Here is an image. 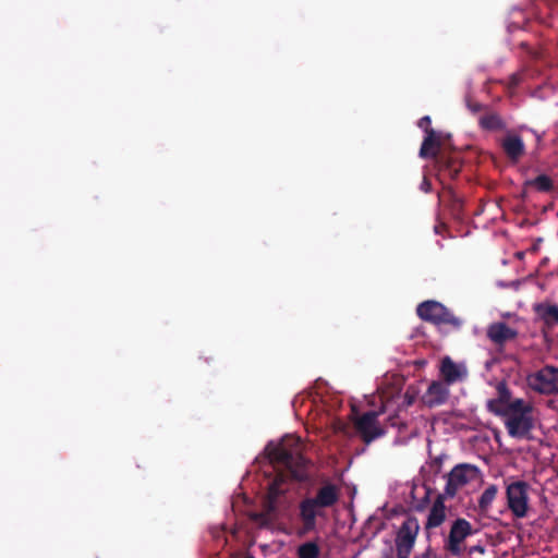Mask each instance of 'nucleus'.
<instances>
[{"instance_id":"a878e982","label":"nucleus","mask_w":558,"mask_h":558,"mask_svg":"<svg viewBox=\"0 0 558 558\" xmlns=\"http://www.w3.org/2000/svg\"><path fill=\"white\" fill-rule=\"evenodd\" d=\"M487 410L497 415V416H501V417H505L507 416L508 412H507V405L505 404H501L500 402H498L496 399H490L487 401Z\"/></svg>"},{"instance_id":"7c9ffc66","label":"nucleus","mask_w":558,"mask_h":558,"mask_svg":"<svg viewBox=\"0 0 558 558\" xmlns=\"http://www.w3.org/2000/svg\"><path fill=\"white\" fill-rule=\"evenodd\" d=\"M414 558H439L438 555L436 554V551L430 547L428 546L424 553H422L421 555H416L414 556Z\"/></svg>"},{"instance_id":"b1692460","label":"nucleus","mask_w":558,"mask_h":558,"mask_svg":"<svg viewBox=\"0 0 558 558\" xmlns=\"http://www.w3.org/2000/svg\"><path fill=\"white\" fill-rule=\"evenodd\" d=\"M525 185L535 186L539 192H549L554 187L551 179L546 174H539L536 178L526 181Z\"/></svg>"},{"instance_id":"393cba45","label":"nucleus","mask_w":558,"mask_h":558,"mask_svg":"<svg viewBox=\"0 0 558 558\" xmlns=\"http://www.w3.org/2000/svg\"><path fill=\"white\" fill-rule=\"evenodd\" d=\"M533 405L531 403H527L523 399H514L510 401V403L507 404V412L508 414L511 413H527L533 412Z\"/></svg>"},{"instance_id":"5701e85b","label":"nucleus","mask_w":558,"mask_h":558,"mask_svg":"<svg viewBox=\"0 0 558 558\" xmlns=\"http://www.w3.org/2000/svg\"><path fill=\"white\" fill-rule=\"evenodd\" d=\"M320 548L314 541L305 542L298 547L299 558H319Z\"/></svg>"},{"instance_id":"4c0bfd02","label":"nucleus","mask_w":558,"mask_h":558,"mask_svg":"<svg viewBox=\"0 0 558 558\" xmlns=\"http://www.w3.org/2000/svg\"><path fill=\"white\" fill-rule=\"evenodd\" d=\"M245 558H254L253 556H246Z\"/></svg>"},{"instance_id":"6e6552de","label":"nucleus","mask_w":558,"mask_h":558,"mask_svg":"<svg viewBox=\"0 0 558 558\" xmlns=\"http://www.w3.org/2000/svg\"><path fill=\"white\" fill-rule=\"evenodd\" d=\"M478 468L472 464L462 463L456 465L448 474L444 494L447 497H454L462 486L476 478Z\"/></svg>"},{"instance_id":"c9c22d12","label":"nucleus","mask_w":558,"mask_h":558,"mask_svg":"<svg viewBox=\"0 0 558 558\" xmlns=\"http://www.w3.org/2000/svg\"><path fill=\"white\" fill-rule=\"evenodd\" d=\"M422 189H423L425 192H428V191H429V189H430V183H429V181H428L426 178H424V180H423Z\"/></svg>"},{"instance_id":"f257e3e1","label":"nucleus","mask_w":558,"mask_h":558,"mask_svg":"<svg viewBox=\"0 0 558 558\" xmlns=\"http://www.w3.org/2000/svg\"><path fill=\"white\" fill-rule=\"evenodd\" d=\"M257 472L270 478L269 492L264 500L263 510L251 512L250 519L260 527L275 530L278 527L279 500V442L270 441L254 462Z\"/></svg>"},{"instance_id":"f03ea898","label":"nucleus","mask_w":558,"mask_h":558,"mask_svg":"<svg viewBox=\"0 0 558 558\" xmlns=\"http://www.w3.org/2000/svg\"><path fill=\"white\" fill-rule=\"evenodd\" d=\"M302 448L300 437L292 435L281 437V484L286 477L295 482L310 480L311 461L303 456Z\"/></svg>"},{"instance_id":"f8f14e48","label":"nucleus","mask_w":558,"mask_h":558,"mask_svg":"<svg viewBox=\"0 0 558 558\" xmlns=\"http://www.w3.org/2000/svg\"><path fill=\"white\" fill-rule=\"evenodd\" d=\"M446 497L447 496L445 494H439L436 497V499L434 500V502L429 509L426 522H425L424 529L426 531L439 527L446 521V518H447V508L445 506Z\"/></svg>"},{"instance_id":"9b49d317","label":"nucleus","mask_w":558,"mask_h":558,"mask_svg":"<svg viewBox=\"0 0 558 558\" xmlns=\"http://www.w3.org/2000/svg\"><path fill=\"white\" fill-rule=\"evenodd\" d=\"M449 395L450 391L447 384L440 380H434L422 396V401L426 407L432 409L445 404Z\"/></svg>"},{"instance_id":"2f4dec72","label":"nucleus","mask_w":558,"mask_h":558,"mask_svg":"<svg viewBox=\"0 0 558 558\" xmlns=\"http://www.w3.org/2000/svg\"><path fill=\"white\" fill-rule=\"evenodd\" d=\"M430 123H432L430 118H429L428 116H425V117H423V118H421V119H420V121H418V126H420L421 129H423V130L425 131V133H427V130H433V129L430 128Z\"/></svg>"},{"instance_id":"cd10ccee","label":"nucleus","mask_w":558,"mask_h":558,"mask_svg":"<svg viewBox=\"0 0 558 558\" xmlns=\"http://www.w3.org/2000/svg\"><path fill=\"white\" fill-rule=\"evenodd\" d=\"M466 107L472 113H477L483 110H487L488 107L484 106L480 102L472 101L470 98H466Z\"/></svg>"},{"instance_id":"dca6fc26","label":"nucleus","mask_w":558,"mask_h":558,"mask_svg":"<svg viewBox=\"0 0 558 558\" xmlns=\"http://www.w3.org/2000/svg\"><path fill=\"white\" fill-rule=\"evenodd\" d=\"M478 125L482 130L489 132H499L507 129V123L502 117L489 109L478 118Z\"/></svg>"},{"instance_id":"2eb2a0df","label":"nucleus","mask_w":558,"mask_h":558,"mask_svg":"<svg viewBox=\"0 0 558 558\" xmlns=\"http://www.w3.org/2000/svg\"><path fill=\"white\" fill-rule=\"evenodd\" d=\"M501 147L512 162H518L525 153V145L519 135H507L501 142Z\"/></svg>"},{"instance_id":"4be33fe9","label":"nucleus","mask_w":558,"mask_h":558,"mask_svg":"<svg viewBox=\"0 0 558 558\" xmlns=\"http://www.w3.org/2000/svg\"><path fill=\"white\" fill-rule=\"evenodd\" d=\"M498 493V487L495 484L489 485L478 498V509L482 513H486Z\"/></svg>"},{"instance_id":"423d86ee","label":"nucleus","mask_w":558,"mask_h":558,"mask_svg":"<svg viewBox=\"0 0 558 558\" xmlns=\"http://www.w3.org/2000/svg\"><path fill=\"white\" fill-rule=\"evenodd\" d=\"M473 533L472 524L466 519H456L451 524L448 537L445 539V550L453 557H460L464 551V541Z\"/></svg>"},{"instance_id":"9d476101","label":"nucleus","mask_w":558,"mask_h":558,"mask_svg":"<svg viewBox=\"0 0 558 558\" xmlns=\"http://www.w3.org/2000/svg\"><path fill=\"white\" fill-rule=\"evenodd\" d=\"M505 427L512 438L530 439L534 428L533 412L507 414Z\"/></svg>"},{"instance_id":"7ed1b4c3","label":"nucleus","mask_w":558,"mask_h":558,"mask_svg":"<svg viewBox=\"0 0 558 558\" xmlns=\"http://www.w3.org/2000/svg\"><path fill=\"white\" fill-rule=\"evenodd\" d=\"M416 314L422 320L438 327L449 326L452 330H459L463 325L460 317L456 316L444 304L434 300L420 303L416 307Z\"/></svg>"},{"instance_id":"c85d7f7f","label":"nucleus","mask_w":558,"mask_h":558,"mask_svg":"<svg viewBox=\"0 0 558 558\" xmlns=\"http://www.w3.org/2000/svg\"><path fill=\"white\" fill-rule=\"evenodd\" d=\"M429 502V489H426L425 496L413 505L414 510L416 511H423L427 504Z\"/></svg>"},{"instance_id":"c756f323","label":"nucleus","mask_w":558,"mask_h":558,"mask_svg":"<svg viewBox=\"0 0 558 558\" xmlns=\"http://www.w3.org/2000/svg\"><path fill=\"white\" fill-rule=\"evenodd\" d=\"M388 423L390 426L392 427H398V428H402V427H405L407 425L400 420L399 415L398 414H393V415H390L388 417Z\"/></svg>"},{"instance_id":"e433bc0d","label":"nucleus","mask_w":558,"mask_h":558,"mask_svg":"<svg viewBox=\"0 0 558 558\" xmlns=\"http://www.w3.org/2000/svg\"><path fill=\"white\" fill-rule=\"evenodd\" d=\"M511 84H512V85H518V84H519V78H518V76H517V75H512V77H511Z\"/></svg>"},{"instance_id":"58836bf2","label":"nucleus","mask_w":558,"mask_h":558,"mask_svg":"<svg viewBox=\"0 0 558 558\" xmlns=\"http://www.w3.org/2000/svg\"><path fill=\"white\" fill-rule=\"evenodd\" d=\"M386 558H393V557H392V556H388V557H386Z\"/></svg>"},{"instance_id":"0eeeda50","label":"nucleus","mask_w":558,"mask_h":558,"mask_svg":"<svg viewBox=\"0 0 558 558\" xmlns=\"http://www.w3.org/2000/svg\"><path fill=\"white\" fill-rule=\"evenodd\" d=\"M420 523L417 518L408 517L399 527L396 536V549L398 558H409L414 547Z\"/></svg>"},{"instance_id":"4468645a","label":"nucleus","mask_w":558,"mask_h":558,"mask_svg":"<svg viewBox=\"0 0 558 558\" xmlns=\"http://www.w3.org/2000/svg\"><path fill=\"white\" fill-rule=\"evenodd\" d=\"M518 331L506 323H494L487 329V337L497 345H504L507 341L515 339Z\"/></svg>"},{"instance_id":"bb28decb","label":"nucleus","mask_w":558,"mask_h":558,"mask_svg":"<svg viewBox=\"0 0 558 558\" xmlns=\"http://www.w3.org/2000/svg\"><path fill=\"white\" fill-rule=\"evenodd\" d=\"M497 391H498V398H496V400L498 402H500L501 404H505V405L510 403L511 393L505 384H502V383L499 384L497 386Z\"/></svg>"},{"instance_id":"1a4fd4ad","label":"nucleus","mask_w":558,"mask_h":558,"mask_svg":"<svg viewBox=\"0 0 558 558\" xmlns=\"http://www.w3.org/2000/svg\"><path fill=\"white\" fill-rule=\"evenodd\" d=\"M530 387L542 395L558 391V367L545 366L527 377Z\"/></svg>"},{"instance_id":"aec40b11","label":"nucleus","mask_w":558,"mask_h":558,"mask_svg":"<svg viewBox=\"0 0 558 558\" xmlns=\"http://www.w3.org/2000/svg\"><path fill=\"white\" fill-rule=\"evenodd\" d=\"M440 375L444 378V383L448 386L462 378V372L460 367L449 357L446 356L441 360Z\"/></svg>"},{"instance_id":"ddd939ff","label":"nucleus","mask_w":558,"mask_h":558,"mask_svg":"<svg viewBox=\"0 0 558 558\" xmlns=\"http://www.w3.org/2000/svg\"><path fill=\"white\" fill-rule=\"evenodd\" d=\"M317 508L311 498H305L300 502V519L302 521L303 534L316 529Z\"/></svg>"},{"instance_id":"6ab92c4d","label":"nucleus","mask_w":558,"mask_h":558,"mask_svg":"<svg viewBox=\"0 0 558 558\" xmlns=\"http://www.w3.org/2000/svg\"><path fill=\"white\" fill-rule=\"evenodd\" d=\"M534 311L548 328L558 324V305L537 303L534 305Z\"/></svg>"},{"instance_id":"72a5a7b5","label":"nucleus","mask_w":558,"mask_h":558,"mask_svg":"<svg viewBox=\"0 0 558 558\" xmlns=\"http://www.w3.org/2000/svg\"><path fill=\"white\" fill-rule=\"evenodd\" d=\"M484 547L482 545H475L469 548V555H472L473 553H480L484 554Z\"/></svg>"},{"instance_id":"f3484780","label":"nucleus","mask_w":558,"mask_h":558,"mask_svg":"<svg viewBox=\"0 0 558 558\" xmlns=\"http://www.w3.org/2000/svg\"><path fill=\"white\" fill-rule=\"evenodd\" d=\"M318 508L333 506L338 501V490L335 485L326 484L320 487L314 498H311Z\"/></svg>"},{"instance_id":"20e7f679","label":"nucleus","mask_w":558,"mask_h":558,"mask_svg":"<svg viewBox=\"0 0 558 558\" xmlns=\"http://www.w3.org/2000/svg\"><path fill=\"white\" fill-rule=\"evenodd\" d=\"M529 490L530 485L524 481H514L506 487L508 509L517 519H523L529 514Z\"/></svg>"},{"instance_id":"473e14b6","label":"nucleus","mask_w":558,"mask_h":558,"mask_svg":"<svg viewBox=\"0 0 558 558\" xmlns=\"http://www.w3.org/2000/svg\"><path fill=\"white\" fill-rule=\"evenodd\" d=\"M414 400H415V397L413 395H410L409 391H407L404 395L403 404L405 407H410L413 404Z\"/></svg>"},{"instance_id":"f704fd0d","label":"nucleus","mask_w":558,"mask_h":558,"mask_svg":"<svg viewBox=\"0 0 558 558\" xmlns=\"http://www.w3.org/2000/svg\"><path fill=\"white\" fill-rule=\"evenodd\" d=\"M441 463H442V460L440 457H437L434 459L433 461V466L436 468V472H439L440 471V468H441Z\"/></svg>"},{"instance_id":"39448f33","label":"nucleus","mask_w":558,"mask_h":558,"mask_svg":"<svg viewBox=\"0 0 558 558\" xmlns=\"http://www.w3.org/2000/svg\"><path fill=\"white\" fill-rule=\"evenodd\" d=\"M380 413V411H367L353 422L356 433L365 445L372 444L386 434L385 427L378 422Z\"/></svg>"},{"instance_id":"412c9836","label":"nucleus","mask_w":558,"mask_h":558,"mask_svg":"<svg viewBox=\"0 0 558 558\" xmlns=\"http://www.w3.org/2000/svg\"><path fill=\"white\" fill-rule=\"evenodd\" d=\"M437 162L440 171L447 174L450 179H456L461 171L462 165L456 157L440 155Z\"/></svg>"},{"instance_id":"a211bd4d","label":"nucleus","mask_w":558,"mask_h":558,"mask_svg":"<svg viewBox=\"0 0 558 558\" xmlns=\"http://www.w3.org/2000/svg\"><path fill=\"white\" fill-rule=\"evenodd\" d=\"M441 145L440 136L435 130H427L424 141L420 148L422 158L436 157Z\"/></svg>"}]
</instances>
